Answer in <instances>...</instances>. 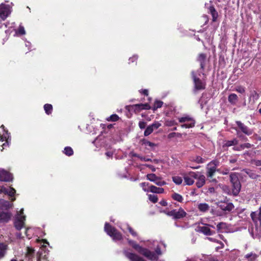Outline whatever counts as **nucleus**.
Masks as SVG:
<instances>
[{"label": "nucleus", "instance_id": "obj_1", "mask_svg": "<svg viewBox=\"0 0 261 261\" xmlns=\"http://www.w3.org/2000/svg\"><path fill=\"white\" fill-rule=\"evenodd\" d=\"M128 243L136 251L151 261H159V256L162 254L161 249L165 247L163 243L157 241L148 242V248L142 247L132 240H128Z\"/></svg>", "mask_w": 261, "mask_h": 261}, {"label": "nucleus", "instance_id": "obj_2", "mask_svg": "<svg viewBox=\"0 0 261 261\" xmlns=\"http://www.w3.org/2000/svg\"><path fill=\"white\" fill-rule=\"evenodd\" d=\"M15 23L14 22H4L0 23V29H6L5 33L7 35H9L13 31H15V33L14 35V36H18L20 35H24L25 34L26 32L24 29V28L20 25L17 30H15L14 29Z\"/></svg>", "mask_w": 261, "mask_h": 261}, {"label": "nucleus", "instance_id": "obj_3", "mask_svg": "<svg viewBox=\"0 0 261 261\" xmlns=\"http://www.w3.org/2000/svg\"><path fill=\"white\" fill-rule=\"evenodd\" d=\"M105 231L114 241H120L123 239L122 234L118 232L116 229L106 223L105 225Z\"/></svg>", "mask_w": 261, "mask_h": 261}, {"label": "nucleus", "instance_id": "obj_4", "mask_svg": "<svg viewBox=\"0 0 261 261\" xmlns=\"http://www.w3.org/2000/svg\"><path fill=\"white\" fill-rule=\"evenodd\" d=\"M25 216L23 215V209L21 208L19 211L17 212L15 217L14 225L15 228L21 229L24 226Z\"/></svg>", "mask_w": 261, "mask_h": 261}, {"label": "nucleus", "instance_id": "obj_5", "mask_svg": "<svg viewBox=\"0 0 261 261\" xmlns=\"http://www.w3.org/2000/svg\"><path fill=\"white\" fill-rule=\"evenodd\" d=\"M180 123H182L180 126L182 128H189L194 126L195 121L193 118L188 115H184L178 118Z\"/></svg>", "mask_w": 261, "mask_h": 261}, {"label": "nucleus", "instance_id": "obj_6", "mask_svg": "<svg viewBox=\"0 0 261 261\" xmlns=\"http://www.w3.org/2000/svg\"><path fill=\"white\" fill-rule=\"evenodd\" d=\"M230 181L232 185V193L234 195H237L240 191L241 185L236 173L230 175Z\"/></svg>", "mask_w": 261, "mask_h": 261}, {"label": "nucleus", "instance_id": "obj_7", "mask_svg": "<svg viewBox=\"0 0 261 261\" xmlns=\"http://www.w3.org/2000/svg\"><path fill=\"white\" fill-rule=\"evenodd\" d=\"M125 109L129 112L139 113L143 110H149L151 109V107L148 103H139L126 106Z\"/></svg>", "mask_w": 261, "mask_h": 261}, {"label": "nucleus", "instance_id": "obj_8", "mask_svg": "<svg viewBox=\"0 0 261 261\" xmlns=\"http://www.w3.org/2000/svg\"><path fill=\"white\" fill-rule=\"evenodd\" d=\"M12 7L5 4L2 3L0 5V18L3 20H5L11 13Z\"/></svg>", "mask_w": 261, "mask_h": 261}, {"label": "nucleus", "instance_id": "obj_9", "mask_svg": "<svg viewBox=\"0 0 261 261\" xmlns=\"http://www.w3.org/2000/svg\"><path fill=\"white\" fill-rule=\"evenodd\" d=\"M3 134L1 135L0 145L3 149L9 146L11 142L10 134L7 131L3 130Z\"/></svg>", "mask_w": 261, "mask_h": 261}, {"label": "nucleus", "instance_id": "obj_10", "mask_svg": "<svg viewBox=\"0 0 261 261\" xmlns=\"http://www.w3.org/2000/svg\"><path fill=\"white\" fill-rule=\"evenodd\" d=\"M124 256L130 261H146L143 258L132 252L125 249L123 251Z\"/></svg>", "mask_w": 261, "mask_h": 261}, {"label": "nucleus", "instance_id": "obj_11", "mask_svg": "<svg viewBox=\"0 0 261 261\" xmlns=\"http://www.w3.org/2000/svg\"><path fill=\"white\" fill-rule=\"evenodd\" d=\"M218 165V162L216 161H213L207 165L206 167V175L207 177H213L216 171Z\"/></svg>", "mask_w": 261, "mask_h": 261}, {"label": "nucleus", "instance_id": "obj_12", "mask_svg": "<svg viewBox=\"0 0 261 261\" xmlns=\"http://www.w3.org/2000/svg\"><path fill=\"white\" fill-rule=\"evenodd\" d=\"M251 216L255 224L256 228L261 229V207L258 212L252 213Z\"/></svg>", "mask_w": 261, "mask_h": 261}, {"label": "nucleus", "instance_id": "obj_13", "mask_svg": "<svg viewBox=\"0 0 261 261\" xmlns=\"http://www.w3.org/2000/svg\"><path fill=\"white\" fill-rule=\"evenodd\" d=\"M192 77L194 83L195 89L197 90H203L205 87V83L204 81L200 80L196 77L194 72H192Z\"/></svg>", "mask_w": 261, "mask_h": 261}, {"label": "nucleus", "instance_id": "obj_14", "mask_svg": "<svg viewBox=\"0 0 261 261\" xmlns=\"http://www.w3.org/2000/svg\"><path fill=\"white\" fill-rule=\"evenodd\" d=\"M42 243H43V245H42V247L40 250L38 252V261H48L47 260L46 255L48 254L47 252H46L45 249V244H48V243L46 240H42Z\"/></svg>", "mask_w": 261, "mask_h": 261}, {"label": "nucleus", "instance_id": "obj_15", "mask_svg": "<svg viewBox=\"0 0 261 261\" xmlns=\"http://www.w3.org/2000/svg\"><path fill=\"white\" fill-rule=\"evenodd\" d=\"M196 172H189L183 174V177L185 184L187 185H192L194 182L195 176H196Z\"/></svg>", "mask_w": 261, "mask_h": 261}, {"label": "nucleus", "instance_id": "obj_16", "mask_svg": "<svg viewBox=\"0 0 261 261\" xmlns=\"http://www.w3.org/2000/svg\"><path fill=\"white\" fill-rule=\"evenodd\" d=\"M167 215L175 219H180L186 216V213L182 208H180L178 211L173 210L168 212Z\"/></svg>", "mask_w": 261, "mask_h": 261}, {"label": "nucleus", "instance_id": "obj_17", "mask_svg": "<svg viewBox=\"0 0 261 261\" xmlns=\"http://www.w3.org/2000/svg\"><path fill=\"white\" fill-rule=\"evenodd\" d=\"M13 179L12 175L3 169H0V180L2 181H10Z\"/></svg>", "mask_w": 261, "mask_h": 261}, {"label": "nucleus", "instance_id": "obj_18", "mask_svg": "<svg viewBox=\"0 0 261 261\" xmlns=\"http://www.w3.org/2000/svg\"><path fill=\"white\" fill-rule=\"evenodd\" d=\"M210 227L215 228V227L213 225H206L204 226H199L197 227V231L203 233V234L207 236H211L214 232V231L211 230Z\"/></svg>", "mask_w": 261, "mask_h": 261}, {"label": "nucleus", "instance_id": "obj_19", "mask_svg": "<svg viewBox=\"0 0 261 261\" xmlns=\"http://www.w3.org/2000/svg\"><path fill=\"white\" fill-rule=\"evenodd\" d=\"M196 175L195 176V179L197 180L196 185L198 188H200L204 185L205 182V177L199 172H196Z\"/></svg>", "mask_w": 261, "mask_h": 261}, {"label": "nucleus", "instance_id": "obj_20", "mask_svg": "<svg viewBox=\"0 0 261 261\" xmlns=\"http://www.w3.org/2000/svg\"><path fill=\"white\" fill-rule=\"evenodd\" d=\"M12 215L9 212H0V222L5 223L8 222L11 218Z\"/></svg>", "mask_w": 261, "mask_h": 261}, {"label": "nucleus", "instance_id": "obj_21", "mask_svg": "<svg viewBox=\"0 0 261 261\" xmlns=\"http://www.w3.org/2000/svg\"><path fill=\"white\" fill-rule=\"evenodd\" d=\"M13 204L10 203L8 201L0 199V210H8L12 207Z\"/></svg>", "mask_w": 261, "mask_h": 261}, {"label": "nucleus", "instance_id": "obj_22", "mask_svg": "<svg viewBox=\"0 0 261 261\" xmlns=\"http://www.w3.org/2000/svg\"><path fill=\"white\" fill-rule=\"evenodd\" d=\"M237 125L241 129V130L245 134L247 135H250L252 134V132L251 130L249 129L245 125H244L240 121L236 122Z\"/></svg>", "mask_w": 261, "mask_h": 261}, {"label": "nucleus", "instance_id": "obj_23", "mask_svg": "<svg viewBox=\"0 0 261 261\" xmlns=\"http://www.w3.org/2000/svg\"><path fill=\"white\" fill-rule=\"evenodd\" d=\"M119 227L123 230L124 231L125 228H127L130 234L134 237H138V234L136 231H135L132 227H130L128 225L125 224L123 225H120Z\"/></svg>", "mask_w": 261, "mask_h": 261}, {"label": "nucleus", "instance_id": "obj_24", "mask_svg": "<svg viewBox=\"0 0 261 261\" xmlns=\"http://www.w3.org/2000/svg\"><path fill=\"white\" fill-rule=\"evenodd\" d=\"M217 229L218 232H225L227 231V225L225 223L221 222L217 224Z\"/></svg>", "mask_w": 261, "mask_h": 261}, {"label": "nucleus", "instance_id": "obj_25", "mask_svg": "<svg viewBox=\"0 0 261 261\" xmlns=\"http://www.w3.org/2000/svg\"><path fill=\"white\" fill-rule=\"evenodd\" d=\"M150 192L153 193L161 194L164 193V190L162 188H158L154 186L151 185L149 186Z\"/></svg>", "mask_w": 261, "mask_h": 261}, {"label": "nucleus", "instance_id": "obj_26", "mask_svg": "<svg viewBox=\"0 0 261 261\" xmlns=\"http://www.w3.org/2000/svg\"><path fill=\"white\" fill-rule=\"evenodd\" d=\"M197 208L200 212H206L208 211L210 206L206 203H200L198 204Z\"/></svg>", "mask_w": 261, "mask_h": 261}, {"label": "nucleus", "instance_id": "obj_27", "mask_svg": "<svg viewBox=\"0 0 261 261\" xmlns=\"http://www.w3.org/2000/svg\"><path fill=\"white\" fill-rule=\"evenodd\" d=\"M228 100L231 104L234 105L238 101V97L237 94L231 93L228 96Z\"/></svg>", "mask_w": 261, "mask_h": 261}, {"label": "nucleus", "instance_id": "obj_28", "mask_svg": "<svg viewBox=\"0 0 261 261\" xmlns=\"http://www.w3.org/2000/svg\"><path fill=\"white\" fill-rule=\"evenodd\" d=\"M8 249V246L7 244L3 243H0V258H3Z\"/></svg>", "mask_w": 261, "mask_h": 261}, {"label": "nucleus", "instance_id": "obj_29", "mask_svg": "<svg viewBox=\"0 0 261 261\" xmlns=\"http://www.w3.org/2000/svg\"><path fill=\"white\" fill-rule=\"evenodd\" d=\"M200 260L202 261H219L216 257L207 255H203Z\"/></svg>", "mask_w": 261, "mask_h": 261}, {"label": "nucleus", "instance_id": "obj_30", "mask_svg": "<svg viewBox=\"0 0 261 261\" xmlns=\"http://www.w3.org/2000/svg\"><path fill=\"white\" fill-rule=\"evenodd\" d=\"M206 58V56L203 54H201L199 55L198 60L200 62V67L202 69H203L204 66V61Z\"/></svg>", "mask_w": 261, "mask_h": 261}, {"label": "nucleus", "instance_id": "obj_31", "mask_svg": "<svg viewBox=\"0 0 261 261\" xmlns=\"http://www.w3.org/2000/svg\"><path fill=\"white\" fill-rule=\"evenodd\" d=\"M257 257V255L253 253L247 254L245 256L247 261H255Z\"/></svg>", "mask_w": 261, "mask_h": 261}, {"label": "nucleus", "instance_id": "obj_32", "mask_svg": "<svg viewBox=\"0 0 261 261\" xmlns=\"http://www.w3.org/2000/svg\"><path fill=\"white\" fill-rule=\"evenodd\" d=\"M44 110L46 114L49 115L53 111V106L50 104H45L44 106Z\"/></svg>", "mask_w": 261, "mask_h": 261}, {"label": "nucleus", "instance_id": "obj_33", "mask_svg": "<svg viewBox=\"0 0 261 261\" xmlns=\"http://www.w3.org/2000/svg\"><path fill=\"white\" fill-rule=\"evenodd\" d=\"M16 191L15 190L11 187H10L8 189L5 188V194L8 195L10 196H13L15 194Z\"/></svg>", "mask_w": 261, "mask_h": 261}, {"label": "nucleus", "instance_id": "obj_34", "mask_svg": "<svg viewBox=\"0 0 261 261\" xmlns=\"http://www.w3.org/2000/svg\"><path fill=\"white\" fill-rule=\"evenodd\" d=\"M63 153L67 156H71L73 154V151L71 147L67 146L64 148Z\"/></svg>", "mask_w": 261, "mask_h": 261}, {"label": "nucleus", "instance_id": "obj_35", "mask_svg": "<svg viewBox=\"0 0 261 261\" xmlns=\"http://www.w3.org/2000/svg\"><path fill=\"white\" fill-rule=\"evenodd\" d=\"M158 177V176L154 173H150L146 175L147 179L153 182L156 180Z\"/></svg>", "mask_w": 261, "mask_h": 261}, {"label": "nucleus", "instance_id": "obj_36", "mask_svg": "<svg viewBox=\"0 0 261 261\" xmlns=\"http://www.w3.org/2000/svg\"><path fill=\"white\" fill-rule=\"evenodd\" d=\"M163 102L160 100H156L154 102V106L152 108L153 111H155L157 109L160 108L162 107Z\"/></svg>", "mask_w": 261, "mask_h": 261}, {"label": "nucleus", "instance_id": "obj_37", "mask_svg": "<svg viewBox=\"0 0 261 261\" xmlns=\"http://www.w3.org/2000/svg\"><path fill=\"white\" fill-rule=\"evenodd\" d=\"M172 197L174 200H176L178 202H182V201L183 200V198L182 196L177 193L173 194L172 195Z\"/></svg>", "mask_w": 261, "mask_h": 261}, {"label": "nucleus", "instance_id": "obj_38", "mask_svg": "<svg viewBox=\"0 0 261 261\" xmlns=\"http://www.w3.org/2000/svg\"><path fill=\"white\" fill-rule=\"evenodd\" d=\"M173 182L176 185H180L182 182V178L181 177L176 176L172 177Z\"/></svg>", "mask_w": 261, "mask_h": 261}, {"label": "nucleus", "instance_id": "obj_39", "mask_svg": "<svg viewBox=\"0 0 261 261\" xmlns=\"http://www.w3.org/2000/svg\"><path fill=\"white\" fill-rule=\"evenodd\" d=\"M244 171L249 175V176L252 178L255 179L257 177V175L253 171L249 170H245Z\"/></svg>", "mask_w": 261, "mask_h": 261}, {"label": "nucleus", "instance_id": "obj_40", "mask_svg": "<svg viewBox=\"0 0 261 261\" xmlns=\"http://www.w3.org/2000/svg\"><path fill=\"white\" fill-rule=\"evenodd\" d=\"M140 186L142 188V189L145 192H149V184L147 182H142L140 184Z\"/></svg>", "mask_w": 261, "mask_h": 261}, {"label": "nucleus", "instance_id": "obj_41", "mask_svg": "<svg viewBox=\"0 0 261 261\" xmlns=\"http://www.w3.org/2000/svg\"><path fill=\"white\" fill-rule=\"evenodd\" d=\"M153 131V129L151 125L148 126L144 131V136H147L149 135Z\"/></svg>", "mask_w": 261, "mask_h": 261}, {"label": "nucleus", "instance_id": "obj_42", "mask_svg": "<svg viewBox=\"0 0 261 261\" xmlns=\"http://www.w3.org/2000/svg\"><path fill=\"white\" fill-rule=\"evenodd\" d=\"M119 116L116 114H113L108 117L107 120L108 121H116L119 119Z\"/></svg>", "mask_w": 261, "mask_h": 261}, {"label": "nucleus", "instance_id": "obj_43", "mask_svg": "<svg viewBox=\"0 0 261 261\" xmlns=\"http://www.w3.org/2000/svg\"><path fill=\"white\" fill-rule=\"evenodd\" d=\"M165 124L167 126H172L177 124V123L174 120H166L165 121Z\"/></svg>", "mask_w": 261, "mask_h": 261}, {"label": "nucleus", "instance_id": "obj_44", "mask_svg": "<svg viewBox=\"0 0 261 261\" xmlns=\"http://www.w3.org/2000/svg\"><path fill=\"white\" fill-rule=\"evenodd\" d=\"M237 143H238L237 140L236 139H234L232 140L226 141V143H225L224 145L226 146H230L237 144Z\"/></svg>", "mask_w": 261, "mask_h": 261}, {"label": "nucleus", "instance_id": "obj_45", "mask_svg": "<svg viewBox=\"0 0 261 261\" xmlns=\"http://www.w3.org/2000/svg\"><path fill=\"white\" fill-rule=\"evenodd\" d=\"M154 183L159 186H162L166 184V182L164 180H162L159 177L157 178Z\"/></svg>", "mask_w": 261, "mask_h": 261}, {"label": "nucleus", "instance_id": "obj_46", "mask_svg": "<svg viewBox=\"0 0 261 261\" xmlns=\"http://www.w3.org/2000/svg\"><path fill=\"white\" fill-rule=\"evenodd\" d=\"M148 198L149 200L153 203H156L158 201V198L157 196L154 194H149L148 195Z\"/></svg>", "mask_w": 261, "mask_h": 261}, {"label": "nucleus", "instance_id": "obj_47", "mask_svg": "<svg viewBox=\"0 0 261 261\" xmlns=\"http://www.w3.org/2000/svg\"><path fill=\"white\" fill-rule=\"evenodd\" d=\"M27 252L26 255H27V257H28L29 258H30L32 257V255L33 254L34 250L32 248H30V247H27Z\"/></svg>", "mask_w": 261, "mask_h": 261}, {"label": "nucleus", "instance_id": "obj_48", "mask_svg": "<svg viewBox=\"0 0 261 261\" xmlns=\"http://www.w3.org/2000/svg\"><path fill=\"white\" fill-rule=\"evenodd\" d=\"M234 90L240 93L243 94L245 92V89L242 86H238L235 88Z\"/></svg>", "mask_w": 261, "mask_h": 261}, {"label": "nucleus", "instance_id": "obj_49", "mask_svg": "<svg viewBox=\"0 0 261 261\" xmlns=\"http://www.w3.org/2000/svg\"><path fill=\"white\" fill-rule=\"evenodd\" d=\"M25 235L28 239H30L32 237V236L33 235V232H32V230L31 228H28L26 229Z\"/></svg>", "mask_w": 261, "mask_h": 261}, {"label": "nucleus", "instance_id": "obj_50", "mask_svg": "<svg viewBox=\"0 0 261 261\" xmlns=\"http://www.w3.org/2000/svg\"><path fill=\"white\" fill-rule=\"evenodd\" d=\"M138 58V57L137 55H134L132 57L129 58L128 61V63L129 64H130V63H135L136 62L137 59Z\"/></svg>", "mask_w": 261, "mask_h": 261}, {"label": "nucleus", "instance_id": "obj_51", "mask_svg": "<svg viewBox=\"0 0 261 261\" xmlns=\"http://www.w3.org/2000/svg\"><path fill=\"white\" fill-rule=\"evenodd\" d=\"M115 151V150L111 149L106 152V155L108 158H112Z\"/></svg>", "mask_w": 261, "mask_h": 261}, {"label": "nucleus", "instance_id": "obj_52", "mask_svg": "<svg viewBox=\"0 0 261 261\" xmlns=\"http://www.w3.org/2000/svg\"><path fill=\"white\" fill-rule=\"evenodd\" d=\"M151 125L154 130L155 129H158L159 127H160L161 126V123L158 121H156L152 123Z\"/></svg>", "mask_w": 261, "mask_h": 261}, {"label": "nucleus", "instance_id": "obj_53", "mask_svg": "<svg viewBox=\"0 0 261 261\" xmlns=\"http://www.w3.org/2000/svg\"><path fill=\"white\" fill-rule=\"evenodd\" d=\"M233 207V206L232 204L228 203V204H227L226 206H225V207L224 208L223 210L225 211H230L232 210Z\"/></svg>", "mask_w": 261, "mask_h": 261}, {"label": "nucleus", "instance_id": "obj_54", "mask_svg": "<svg viewBox=\"0 0 261 261\" xmlns=\"http://www.w3.org/2000/svg\"><path fill=\"white\" fill-rule=\"evenodd\" d=\"M144 144L146 146H149L150 147H153L154 146H155V144L148 141H145L144 142Z\"/></svg>", "mask_w": 261, "mask_h": 261}, {"label": "nucleus", "instance_id": "obj_55", "mask_svg": "<svg viewBox=\"0 0 261 261\" xmlns=\"http://www.w3.org/2000/svg\"><path fill=\"white\" fill-rule=\"evenodd\" d=\"M222 189L224 191V192L228 194H230L231 192L229 190V188L227 186H223L222 187Z\"/></svg>", "mask_w": 261, "mask_h": 261}, {"label": "nucleus", "instance_id": "obj_56", "mask_svg": "<svg viewBox=\"0 0 261 261\" xmlns=\"http://www.w3.org/2000/svg\"><path fill=\"white\" fill-rule=\"evenodd\" d=\"M251 144H249V143H245L244 144H242V145H240V148L241 149H244L245 148H250L251 147Z\"/></svg>", "mask_w": 261, "mask_h": 261}, {"label": "nucleus", "instance_id": "obj_57", "mask_svg": "<svg viewBox=\"0 0 261 261\" xmlns=\"http://www.w3.org/2000/svg\"><path fill=\"white\" fill-rule=\"evenodd\" d=\"M146 122L144 121H140L139 123V126L141 129H143L146 126Z\"/></svg>", "mask_w": 261, "mask_h": 261}, {"label": "nucleus", "instance_id": "obj_58", "mask_svg": "<svg viewBox=\"0 0 261 261\" xmlns=\"http://www.w3.org/2000/svg\"><path fill=\"white\" fill-rule=\"evenodd\" d=\"M140 159V160L142 161H151V159H149V158H146V157H143V156H137Z\"/></svg>", "mask_w": 261, "mask_h": 261}, {"label": "nucleus", "instance_id": "obj_59", "mask_svg": "<svg viewBox=\"0 0 261 261\" xmlns=\"http://www.w3.org/2000/svg\"><path fill=\"white\" fill-rule=\"evenodd\" d=\"M217 243H218L219 245V246L216 247L217 250L223 248L224 247V245L222 242L218 241Z\"/></svg>", "mask_w": 261, "mask_h": 261}, {"label": "nucleus", "instance_id": "obj_60", "mask_svg": "<svg viewBox=\"0 0 261 261\" xmlns=\"http://www.w3.org/2000/svg\"><path fill=\"white\" fill-rule=\"evenodd\" d=\"M139 92L140 93L145 95H148V92L147 89L141 90L139 91Z\"/></svg>", "mask_w": 261, "mask_h": 261}, {"label": "nucleus", "instance_id": "obj_61", "mask_svg": "<svg viewBox=\"0 0 261 261\" xmlns=\"http://www.w3.org/2000/svg\"><path fill=\"white\" fill-rule=\"evenodd\" d=\"M146 167L150 169L152 172H155L156 171V168L152 165L147 164Z\"/></svg>", "mask_w": 261, "mask_h": 261}, {"label": "nucleus", "instance_id": "obj_62", "mask_svg": "<svg viewBox=\"0 0 261 261\" xmlns=\"http://www.w3.org/2000/svg\"><path fill=\"white\" fill-rule=\"evenodd\" d=\"M147 164L140 165L138 166L139 170L142 171L143 170L145 169V167H146Z\"/></svg>", "mask_w": 261, "mask_h": 261}, {"label": "nucleus", "instance_id": "obj_63", "mask_svg": "<svg viewBox=\"0 0 261 261\" xmlns=\"http://www.w3.org/2000/svg\"><path fill=\"white\" fill-rule=\"evenodd\" d=\"M160 203L163 206H166L167 205V202L165 200L161 201Z\"/></svg>", "mask_w": 261, "mask_h": 261}, {"label": "nucleus", "instance_id": "obj_64", "mask_svg": "<svg viewBox=\"0 0 261 261\" xmlns=\"http://www.w3.org/2000/svg\"><path fill=\"white\" fill-rule=\"evenodd\" d=\"M229 170L227 169H225L224 170L221 171V173L224 175L227 174L229 173Z\"/></svg>", "mask_w": 261, "mask_h": 261}]
</instances>
